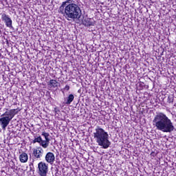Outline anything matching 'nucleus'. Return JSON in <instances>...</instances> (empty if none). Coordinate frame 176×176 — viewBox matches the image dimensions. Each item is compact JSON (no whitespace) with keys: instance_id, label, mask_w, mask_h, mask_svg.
<instances>
[{"instance_id":"nucleus-1","label":"nucleus","mask_w":176,"mask_h":176,"mask_svg":"<svg viewBox=\"0 0 176 176\" xmlns=\"http://www.w3.org/2000/svg\"><path fill=\"white\" fill-rule=\"evenodd\" d=\"M58 12L69 21V20H79L82 17V10L78 4L74 3V0L63 1Z\"/></svg>"},{"instance_id":"nucleus-2","label":"nucleus","mask_w":176,"mask_h":176,"mask_svg":"<svg viewBox=\"0 0 176 176\" xmlns=\"http://www.w3.org/2000/svg\"><path fill=\"white\" fill-rule=\"evenodd\" d=\"M153 124L156 127L157 130L162 131V133H171L174 131V125L171 120L164 113H158L154 117Z\"/></svg>"},{"instance_id":"nucleus-3","label":"nucleus","mask_w":176,"mask_h":176,"mask_svg":"<svg viewBox=\"0 0 176 176\" xmlns=\"http://www.w3.org/2000/svg\"><path fill=\"white\" fill-rule=\"evenodd\" d=\"M94 138L99 146H102L103 149H108L111 146L109 135L104 129L98 126L94 132Z\"/></svg>"},{"instance_id":"nucleus-4","label":"nucleus","mask_w":176,"mask_h":176,"mask_svg":"<svg viewBox=\"0 0 176 176\" xmlns=\"http://www.w3.org/2000/svg\"><path fill=\"white\" fill-rule=\"evenodd\" d=\"M17 113L16 109H10L8 111H6L3 114L1 115L0 118V124L3 130H6V127L9 126L10 121L14 116Z\"/></svg>"},{"instance_id":"nucleus-5","label":"nucleus","mask_w":176,"mask_h":176,"mask_svg":"<svg viewBox=\"0 0 176 176\" xmlns=\"http://www.w3.org/2000/svg\"><path fill=\"white\" fill-rule=\"evenodd\" d=\"M38 175L40 176H46L49 171V166L45 162H41L38 164Z\"/></svg>"},{"instance_id":"nucleus-6","label":"nucleus","mask_w":176,"mask_h":176,"mask_svg":"<svg viewBox=\"0 0 176 176\" xmlns=\"http://www.w3.org/2000/svg\"><path fill=\"white\" fill-rule=\"evenodd\" d=\"M1 20L4 21L6 27L8 28H13V21H12V19L9 15H6V14H3L1 15Z\"/></svg>"},{"instance_id":"nucleus-7","label":"nucleus","mask_w":176,"mask_h":176,"mask_svg":"<svg viewBox=\"0 0 176 176\" xmlns=\"http://www.w3.org/2000/svg\"><path fill=\"white\" fill-rule=\"evenodd\" d=\"M33 155L36 159H41L43 156V148L41 147H36L33 150Z\"/></svg>"},{"instance_id":"nucleus-8","label":"nucleus","mask_w":176,"mask_h":176,"mask_svg":"<svg viewBox=\"0 0 176 176\" xmlns=\"http://www.w3.org/2000/svg\"><path fill=\"white\" fill-rule=\"evenodd\" d=\"M56 157H54V154L52 152H49L45 155V160L47 163L50 164H53L54 163Z\"/></svg>"},{"instance_id":"nucleus-9","label":"nucleus","mask_w":176,"mask_h":176,"mask_svg":"<svg viewBox=\"0 0 176 176\" xmlns=\"http://www.w3.org/2000/svg\"><path fill=\"white\" fill-rule=\"evenodd\" d=\"M19 160L21 163H27L28 162V155L25 153H22L19 155Z\"/></svg>"},{"instance_id":"nucleus-10","label":"nucleus","mask_w":176,"mask_h":176,"mask_svg":"<svg viewBox=\"0 0 176 176\" xmlns=\"http://www.w3.org/2000/svg\"><path fill=\"white\" fill-rule=\"evenodd\" d=\"M74 98H75V96H74V94H69L68 96V97H67L65 99V103L67 105H69L71 104V102H72V101H74Z\"/></svg>"},{"instance_id":"nucleus-11","label":"nucleus","mask_w":176,"mask_h":176,"mask_svg":"<svg viewBox=\"0 0 176 176\" xmlns=\"http://www.w3.org/2000/svg\"><path fill=\"white\" fill-rule=\"evenodd\" d=\"M85 25H87V27H90V25H94V22H93V19L87 18L84 21Z\"/></svg>"},{"instance_id":"nucleus-12","label":"nucleus","mask_w":176,"mask_h":176,"mask_svg":"<svg viewBox=\"0 0 176 176\" xmlns=\"http://www.w3.org/2000/svg\"><path fill=\"white\" fill-rule=\"evenodd\" d=\"M49 142L50 141L42 140L41 142H40V145L43 146L45 149H46V148L49 146Z\"/></svg>"},{"instance_id":"nucleus-13","label":"nucleus","mask_w":176,"mask_h":176,"mask_svg":"<svg viewBox=\"0 0 176 176\" xmlns=\"http://www.w3.org/2000/svg\"><path fill=\"white\" fill-rule=\"evenodd\" d=\"M57 80H50V85L52 86V87H57Z\"/></svg>"},{"instance_id":"nucleus-14","label":"nucleus","mask_w":176,"mask_h":176,"mask_svg":"<svg viewBox=\"0 0 176 176\" xmlns=\"http://www.w3.org/2000/svg\"><path fill=\"white\" fill-rule=\"evenodd\" d=\"M41 135L44 137L46 141H50V139H49V136L50 135L48 133L43 132Z\"/></svg>"},{"instance_id":"nucleus-15","label":"nucleus","mask_w":176,"mask_h":176,"mask_svg":"<svg viewBox=\"0 0 176 176\" xmlns=\"http://www.w3.org/2000/svg\"><path fill=\"white\" fill-rule=\"evenodd\" d=\"M34 144H35L36 142H38V144H41V142H42V138L41 136L36 138L34 140H33Z\"/></svg>"},{"instance_id":"nucleus-16","label":"nucleus","mask_w":176,"mask_h":176,"mask_svg":"<svg viewBox=\"0 0 176 176\" xmlns=\"http://www.w3.org/2000/svg\"><path fill=\"white\" fill-rule=\"evenodd\" d=\"M54 112H55L56 113H58V112H60V109H58V107H54Z\"/></svg>"},{"instance_id":"nucleus-17","label":"nucleus","mask_w":176,"mask_h":176,"mask_svg":"<svg viewBox=\"0 0 176 176\" xmlns=\"http://www.w3.org/2000/svg\"><path fill=\"white\" fill-rule=\"evenodd\" d=\"M65 90H67V91H68V90H69V85H67L65 88H64Z\"/></svg>"},{"instance_id":"nucleus-18","label":"nucleus","mask_w":176,"mask_h":176,"mask_svg":"<svg viewBox=\"0 0 176 176\" xmlns=\"http://www.w3.org/2000/svg\"><path fill=\"white\" fill-rule=\"evenodd\" d=\"M168 102H173V99H171V98H170V96H168Z\"/></svg>"}]
</instances>
